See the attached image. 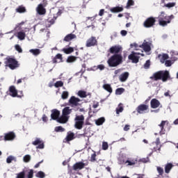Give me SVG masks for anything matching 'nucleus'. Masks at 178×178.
I'll list each match as a JSON object with an SVG mask.
<instances>
[{
    "label": "nucleus",
    "instance_id": "f257e3e1",
    "mask_svg": "<svg viewBox=\"0 0 178 178\" xmlns=\"http://www.w3.org/2000/svg\"><path fill=\"white\" fill-rule=\"evenodd\" d=\"M150 79L151 80H154V81L161 80L163 83H165L170 79V74H169V71L168 70H161L154 73L153 75L150 76Z\"/></svg>",
    "mask_w": 178,
    "mask_h": 178
},
{
    "label": "nucleus",
    "instance_id": "f03ea898",
    "mask_svg": "<svg viewBox=\"0 0 178 178\" xmlns=\"http://www.w3.org/2000/svg\"><path fill=\"white\" fill-rule=\"evenodd\" d=\"M157 19L159 26L166 27V26L171 23L172 19H175V16L173 15L168 16L164 11H161Z\"/></svg>",
    "mask_w": 178,
    "mask_h": 178
},
{
    "label": "nucleus",
    "instance_id": "7ed1b4c3",
    "mask_svg": "<svg viewBox=\"0 0 178 178\" xmlns=\"http://www.w3.org/2000/svg\"><path fill=\"white\" fill-rule=\"evenodd\" d=\"M109 67H117L123 63V56L122 54H113L107 60Z\"/></svg>",
    "mask_w": 178,
    "mask_h": 178
},
{
    "label": "nucleus",
    "instance_id": "20e7f679",
    "mask_svg": "<svg viewBox=\"0 0 178 178\" xmlns=\"http://www.w3.org/2000/svg\"><path fill=\"white\" fill-rule=\"evenodd\" d=\"M6 67H9L10 70H15L17 67H20V63L15 58L7 57L4 62Z\"/></svg>",
    "mask_w": 178,
    "mask_h": 178
},
{
    "label": "nucleus",
    "instance_id": "39448f33",
    "mask_svg": "<svg viewBox=\"0 0 178 178\" xmlns=\"http://www.w3.org/2000/svg\"><path fill=\"white\" fill-rule=\"evenodd\" d=\"M60 15H62V10H58L57 13L56 14L50 12L47 19L49 24H47V27L49 28L51 27V26H52V24H55V20H56V19H58V17L60 16Z\"/></svg>",
    "mask_w": 178,
    "mask_h": 178
},
{
    "label": "nucleus",
    "instance_id": "423d86ee",
    "mask_svg": "<svg viewBox=\"0 0 178 178\" xmlns=\"http://www.w3.org/2000/svg\"><path fill=\"white\" fill-rule=\"evenodd\" d=\"M74 127L78 130H81L83 129V126H84V115H76L74 118Z\"/></svg>",
    "mask_w": 178,
    "mask_h": 178
},
{
    "label": "nucleus",
    "instance_id": "0eeeda50",
    "mask_svg": "<svg viewBox=\"0 0 178 178\" xmlns=\"http://www.w3.org/2000/svg\"><path fill=\"white\" fill-rule=\"evenodd\" d=\"M26 173H28L27 178L34 177V170L26 169L17 174L16 178H26Z\"/></svg>",
    "mask_w": 178,
    "mask_h": 178
},
{
    "label": "nucleus",
    "instance_id": "6e6552de",
    "mask_svg": "<svg viewBox=\"0 0 178 178\" xmlns=\"http://www.w3.org/2000/svg\"><path fill=\"white\" fill-rule=\"evenodd\" d=\"M156 23V17H149L143 22V26H145V29H151L155 26Z\"/></svg>",
    "mask_w": 178,
    "mask_h": 178
},
{
    "label": "nucleus",
    "instance_id": "1a4fd4ad",
    "mask_svg": "<svg viewBox=\"0 0 178 178\" xmlns=\"http://www.w3.org/2000/svg\"><path fill=\"white\" fill-rule=\"evenodd\" d=\"M16 138V134L13 131L4 134V136H0V141H13Z\"/></svg>",
    "mask_w": 178,
    "mask_h": 178
},
{
    "label": "nucleus",
    "instance_id": "9d476101",
    "mask_svg": "<svg viewBox=\"0 0 178 178\" xmlns=\"http://www.w3.org/2000/svg\"><path fill=\"white\" fill-rule=\"evenodd\" d=\"M122 49H123L120 46L115 45L109 49L108 52H110V54H112L113 55H122Z\"/></svg>",
    "mask_w": 178,
    "mask_h": 178
},
{
    "label": "nucleus",
    "instance_id": "9b49d317",
    "mask_svg": "<svg viewBox=\"0 0 178 178\" xmlns=\"http://www.w3.org/2000/svg\"><path fill=\"white\" fill-rule=\"evenodd\" d=\"M95 45H98V40H97V38L95 36H91L87 40L86 43V47H87V48L95 47Z\"/></svg>",
    "mask_w": 178,
    "mask_h": 178
},
{
    "label": "nucleus",
    "instance_id": "f8f14e48",
    "mask_svg": "<svg viewBox=\"0 0 178 178\" xmlns=\"http://www.w3.org/2000/svg\"><path fill=\"white\" fill-rule=\"evenodd\" d=\"M149 109V106L142 104H140L136 108V112H138V113H139L140 115H143L144 113H147Z\"/></svg>",
    "mask_w": 178,
    "mask_h": 178
},
{
    "label": "nucleus",
    "instance_id": "ddd939ff",
    "mask_svg": "<svg viewBox=\"0 0 178 178\" xmlns=\"http://www.w3.org/2000/svg\"><path fill=\"white\" fill-rule=\"evenodd\" d=\"M33 145H38L36 147L37 149H44L45 148V144L44 143V140H41V138H36L34 141L32 142Z\"/></svg>",
    "mask_w": 178,
    "mask_h": 178
},
{
    "label": "nucleus",
    "instance_id": "4468645a",
    "mask_svg": "<svg viewBox=\"0 0 178 178\" xmlns=\"http://www.w3.org/2000/svg\"><path fill=\"white\" fill-rule=\"evenodd\" d=\"M81 100L79 99V97H76L74 96H72L69 99V103L72 105V107L74 106H80L81 104L79 102H81Z\"/></svg>",
    "mask_w": 178,
    "mask_h": 178
},
{
    "label": "nucleus",
    "instance_id": "2eb2a0df",
    "mask_svg": "<svg viewBox=\"0 0 178 178\" xmlns=\"http://www.w3.org/2000/svg\"><path fill=\"white\" fill-rule=\"evenodd\" d=\"M128 59L131 60L132 63H138L140 60V56L136 52L132 51L131 54L128 56Z\"/></svg>",
    "mask_w": 178,
    "mask_h": 178
},
{
    "label": "nucleus",
    "instance_id": "dca6fc26",
    "mask_svg": "<svg viewBox=\"0 0 178 178\" xmlns=\"http://www.w3.org/2000/svg\"><path fill=\"white\" fill-rule=\"evenodd\" d=\"M86 167V163L83 162L79 161L74 163L72 166L73 170H81L82 169H84Z\"/></svg>",
    "mask_w": 178,
    "mask_h": 178
},
{
    "label": "nucleus",
    "instance_id": "f3484780",
    "mask_svg": "<svg viewBox=\"0 0 178 178\" xmlns=\"http://www.w3.org/2000/svg\"><path fill=\"white\" fill-rule=\"evenodd\" d=\"M168 124H169V121L168 120H163L161 121V124H159L161 130H160V135L162 136L163 134H165V131H166V130L165 129V126H168Z\"/></svg>",
    "mask_w": 178,
    "mask_h": 178
},
{
    "label": "nucleus",
    "instance_id": "a211bd4d",
    "mask_svg": "<svg viewBox=\"0 0 178 178\" xmlns=\"http://www.w3.org/2000/svg\"><path fill=\"white\" fill-rule=\"evenodd\" d=\"M36 10L38 15H40V16L44 15L47 13V9L44 8V4L42 3H40L38 6Z\"/></svg>",
    "mask_w": 178,
    "mask_h": 178
},
{
    "label": "nucleus",
    "instance_id": "6ab92c4d",
    "mask_svg": "<svg viewBox=\"0 0 178 178\" xmlns=\"http://www.w3.org/2000/svg\"><path fill=\"white\" fill-rule=\"evenodd\" d=\"M59 116H60V111L57 109L51 110V118L53 120H57L59 119Z\"/></svg>",
    "mask_w": 178,
    "mask_h": 178
},
{
    "label": "nucleus",
    "instance_id": "aec40b11",
    "mask_svg": "<svg viewBox=\"0 0 178 178\" xmlns=\"http://www.w3.org/2000/svg\"><path fill=\"white\" fill-rule=\"evenodd\" d=\"M152 145H154L152 149L154 152H156V151H161L162 145H161V141L159 140V138H157L156 142H154L152 143Z\"/></svg>",
    "mask_w": 178,
    "mask_h": 178
},
{
    "label": "nucleus",
    "instance_id": "412c9836",
    "mask_svg": "<svg viewBox=\"0 0 178 178\" xmlns=\"http://www.w3.org/2000/svg\"><path fill=\"white\" fill-rule=\"evenodd\" d=\"M150 106L152 109H156L161 106V102L157 99H152L150 102Z\"/></svg>",
    "mask_w": 178,
    "mask_h": 178
},
{
    "label": "nucleus",
    "instance_id": "4be33fe9",
    "mask_svg": "<svg viewBox=\"0 0 178 178\" xmlns=\"http://www.w3.org/2000/svg\"><path fill=\"white\" fill-rule=\"evenodd\" d=\"M74 138H76L74 133L69 131L67 132V136L65 137V140L66 143H70V141H72V140H74Z\"/></svg>",
    "mask_w": 178,
    "mask_h": 178
},
{
    "label": "nucleus",
    "instance_id": "5701e85b",
    "mask_svg": "<svg viewBox=\"0 0 178 178\" xmlns=\"http://www.w3.org/2000/svg\"><path fill=\"white\" fill-rule=\"evenodd\" d=\"M53 63H60V62H63V57L62 54H58L52 60Z\"/></svg>",
    "mask_w": 178,
    "mask_h": 178
},
{
    "label": "nucleus",
    "instance_id": "b1692460",
    "mask_svg": "<svg viewBox=\"0 0 178 178\" xmlns=\"http://www.w3.org/2000/svg\"><path fill=\"white\" fill-rule=\"evenodd\" d=\"M69 118H70V117L63 115V114H62L61 117H59L58 119L57 120V122L58 123H62V124L67 123V122L69 120Z\"/></svg>",
    "mask_w": 178,
    "mask_h": 178
},
{
    "label": "nucleus",
    "instance_id": "393cba45",
    "mask_svg": "<svg viewBox=\"0 0 178 178\" xmlns=\"http://www.w3.org/2000/svg\"><path fill=\"white\" fill-rule=\"evenodd\" d=\"M10 91V95L15 98V97H17V90H16V88L14 86H12L9 88Z\"/></svg>",
    "mask_w": 178,
    "mask_h": 178
},
{
    "label": "nucleus",
    "instance_id": "a878e982",
    "mask_svg": "<svg viewBox=\"0 0 178 178\" xmlns=\"http://www.w3.org/2000/svg\"><path fill=\"white\" fill-rule=\"evenodd\" d=\"M74 38H77V36H76L75 34L70 33L64 38L63 41L69 42V41H72V40H74Z\"/></svg>",
    "mask_w": 178,
    "mask_h": 178
},
{
    "label": "nucleus",
    "instance_id": "bb28decb",
    "mask_svg": "<svg viewBox=\"0 0 178 178\" xmlns=\"http://www.w3.org/2000/svg\"><path fill=\"white\" fill-rule=\"evenodd\" d=\"M124 10V8H123V6H116V7H113V8H111L110 9V11L112 13H119L120 12H123Z\"/></svg>",
    "mask_w": 178,
    "mask_h": 178
},
{
    "label": "nucleus",
    "instance_id": "cd10ccee",
    "mask_svg": "<svg viewBox=\"0 0 178 178\" xmlns=\"http://www.w3.org/2000/svg\"><path fill=\"white\" fill-rule=\"evenodd\" d=\"M139 47L143 48L145 52H149V51H151V46L148 44V42H143Z\"/></svg>",
    "mask_w": 178,
    "mask_h": 178
},
{
    "label": "nucleus",
    "instance_id": "c85d7f7f",
    "mask_svg": "<svg viewBox=\"0 0 178 178\" xmlns=\"http://www.w3.org/2000/svg\"><path fill=\"white\" fill-rule=\"evenodd\" d=\"M129 74L127 72L122 73L120 76V81H122V83H124V81H126V80H127V79H129Z\"/></svg>",
    "mask_w": 178,
    "mask_h": 178
},
{
    "label": "nucleus",
    "instance_id": "c756f323",
    "mask_svg": "<svg viewBox=\"0 0 178 178\" xmlns=\"http://www.w3.org/2000/svg\"><path fill=\"white\" fill-rule=\"evenodd\" d=\"M72 108H70V107H69V106L65 107L63 109L62 115L64 116H69V115H70V113H72Z\"/></svg>",
    "mask_w": 178,
    "mask_h": 178
},
{
    "label": "nucleus",
    "instance_id": "7c9ffc66",
    "mask_svg": "<svg viewBox=\"0 0 178 178\" xmlns=\"http://www.w3.org/2000/svg\"><path fill=\"white\" fill-rule=\"evenodd\" d=\"M173 164L172 163H168L165 165V173H170V170H172V169H173Z\"/></svg>",
    "mask_w": 178,
    "mask_h": 178
},
{
    "label": "nucleus",
    "instance_id": "2f4dec72",
    "mask_svg": "<svg viewBox=\"0 0 178 178\" xmlns=\"http://www.w3.org/2000/svg\"><path fill=\"white\" fill-rule=\"evenodd\" d=\"M17 13H26L27 12V10L26 9V7L24 6H19L18 8L15 9Z\"/></svg>",
    "mask_w": 178,
    "mask_h": 178
},
{
    "label": "nucleus",
    "instance_id": "473e14b6",
    "mask_svg": "<svg viewBox=\"0 0 178 178\" xmlns=\"http://www.w3.org/2000/svg\"><path fill=\"white\" fill-rule=\"evenodd\" d=\"M62 51L64 54L69 55L70 54L74 52V49L73 47L63 48Z\"/></svg>",
    "mask_w": 178,
    "mask_h": 178
},
{
    "label": "nucleus",
    "instance_id": "72a5a7b5",
    "mask_svg": "<svg viewBox=\"0 0 178 178\" xmlns=\"http://www.w3.org/2000/svg\"><path fill=\"white\" fill-rule=\"evenodd\" d=\"M77 60V57L74 56H69L67 58V63H73V62H76Z\"/></svg>",
    "mask_w": 178,
    "mask_h": 178
},
{
    "label": "nucleus",
    "instance_id": "f704fd0d",
    "mask_svg": "<svg viewBox=\"0 0 178 178\" xmlns=\"http://www.w3.org/2000/svg\"><path fill=\"white\" fill-rule=\"evenodd\" d=\"M29 52L33 54L35 56H38V55L41 54V50H40V49H31L29 50Z\"/></svg>",
    "mask_w": 178,
    "mask_h": 178
},
{
    "label": "nucleus",
    "instance_id": "c9c22d12",
    "mask_svg": "<svg viewBox=\"0 0 178 178\" xmlns=\"http://www.w3.org/2000/svg\"><path fill=\"white\" fill-rule=\"evenodd\" d=\"M95 123L97 126H102V124H104V123H105V118L102 117L96 120Z\"/></svg>",
    "mask_w": 178,
    "mask_h": 178
},
{
    "label": "nucleus",
    "instance_id": "e433bc0d",
    "mask_svg": "<svg viewBox=\"0 0 178 178\" xmlns=\"http://www.w3.org/2000/svg\"><path fill=\"white\" fill-rule=\"evenodd\" d=\"M17 38H19V40H20L21 41L24 40V38H26V33L23 32V31H19L17 33Z\"/></svg>",
    "mask_w": 178,
    "mask_h": 178
},
{
    "label": "nucleus",
    "instance_id": "4c0bfd02",
    "mask_svg": "<svg viewBox=\"0 0 178 178\" xmlns=\"http://www.w3.org/2000/svg\"><path fill=\"white\" fill-rule=\"evenodd\" d=\"M78 97H80V98H87V92L84 90H79L77 93Z\"/></svg>",
    "mask_w": 178,
    "mask_h": 178
},
{
    "label": "nucleus",
    "instance_id": "58836bf2",
    "mask_svg": "<svg viewBox=\"0 0 178 178\" xmlns=\"http://www.w3.org/2000/svg\"><path fill=\"white\" fill-rule=\"evenodd\" d=\"M123 104L122 103H120L118 108H116V114L119 115L120 113H122V112H123Z\"/></svg>",
    "mask_w": 178,
    "mask_h": 178
},
{
    "label": "nucleus",
    "instance_id": "ea45409f",
    "mask_svg": "<svg viewBox=\"0 0 178 178\" xmlns=\"http://www.w3.org/2000/svg\"><path fill=\"white\" fill-rule=\"evenodd\" d=\"M103 88L106 90V91H108V92L111 93L112 92V87H111V85L106 83L103 85Z\"/></svg>",
    "mask_w": 178,
    "mask_h": 178
},
{
    "label": "nucleus",
    "instance_id": "a19ab883",
    "mask_svg": "<svg viewBox=\"0 0 178 178\" xmlns=\"http://www.w3.org/2000/svg\"><path fill=\"white\" fill-rule=\"evenodd\" d=\"M23 161L25 163H29L31 161V156L30 154H26L23 157Z\"/></svg>",
    "mask_w": 178,
    "mask_h": 178
},
{
    "label": "nucleus",
    "instance_id": "79ce46f5",
    "mask_svg": "<svg viewBox=\"0 0 178 178\" xmlns=\"http://www.w3.org/2000/svg\"><path fill=\"white\" fill-rule=\"evenodd\" d=\"M35 177H38V178H44L45 177V172H44L42 171H38L35 174Z\"/></svg>",
    "mask_w": 178,
    "mask_h": 178
},
{
    "label": "nucleus",
    "instance_id": "37998d69",
    "mask_svg": "<svg viewBox=\"0 0 178 178\" xmlns=\"http://www.w3.org/2000/svg\"><path fill=\"white\" fill-rule=\"evenodd\" d=\"M124 92V88H118L115 90V94L117 95H122Z\"/></svg>",
    "mask_w": 178,
    "mask_h": 178
},
{
    "label": "nucleus",
    "instance_id": "c03bdc74",
    "mask_svg": "<svg viewBox=\"0 0 178 178\" xmlns=\"http://www.w3.org/2000/svg\"><path fill=\"white\" fill-rule=\"evenodd\" d=\"M137 163L136 160H127L125 161L124 163H128L127 166H133L134 165H135Z\"/></svg>",
    "mask_w": 178,
    "mask_h": 178
},
{
    "label": "nucleus",
    "instance_id": "a18cd8bd",
    "mask_svg": "<svg viewBox=\"0 0 178 178\" xmlns=\"http://www.w3.org/2000/svg\"><path fill=\"white\" fill-rule=\"evenodd\" d=\"M130 6H134V0H128L127 3L126 8L127 9H129Z\"/></svg>",
    "mask_w": 178,
    "mask_h": 178
},
{
    "label": "nucleus",
    "instance_id": "49530a36",
    "mask_svg": "<svg viewBox=\"0 0 178 178\" xmlns=\"http://www.w3.org/2000/svg\"><path fill=\"white\" fill-rule=\"evenodd\" d=\"M54 86L56 88H59V87H63V82L62 81H58L55 83Z\"/></svg>",
    "mask_w": 178,
    "mask_h": 178
},
{
    "label": "nucleus",
    "instance_id": "de8ad7c7",
    "mask_svg": "<svg viewBox=\"0 0 178 178\" xmlns=\"http://www.w3.org/2000/svg\"><path fill=\"white\" fill-rule=\"evenodd\" d=\"M54 130L56 133H59V132L62 133L65 131V129L63 127H62V126L56 127Z\"/></svg>",
    "mask_w": 178,
    "mask_h": 178
},
{
    "label": "nucleus",
    "instance_id": "09e8293b",
    "mask_svg": "<svg viewBox=\"0 0 178 178\" xmlns=\"http://www.w3.org/2000/svg\"><path fill=\"white\" fill-rule=\"evenodd\" d=\"M69 97V92L67 91H63L61 95L63 99H67Z\"/></svg>",
    "mask_w": 178,
    "mask_h": 178
},
{
    "label": "nucleus",
    "instance_id": "8fccbe9b",
    "mask_svg": "<svg viewBox=\"0 0 178 178\" xmlns=\"http://www.w3.org/2000/svg\"><path fill=\"white\" fill-rule=\"evenodd\" d=\"M12 161H16V158L13 156H9L6 159L7 163H12Z\"/></svg>",
    "mask_w": 178,
    "mask_h": 178
},
{
    "label": "nucleus",
    "instance_id": "3c124183",
    "mask_svg": "<svg viewBox=\"0 0 178 178\" xmlns=\"http://www.w3.org/2000/svg\"><path fill=\"white\" fill-rule=\"evenodd\" d=\"M150 66H151V61L149 60H147L144 64L143 67L144 69H149Z\"/></svg>",
    "mask_w": 178,
    "mask_h": 178
},
{
    "label": "nucleus",
    "instance_id": "603ef678",
    "mask_svg": "<svg viewBox=\"0 0 178 178\" xmlns=\"http://www.w3.org/2000/svg\"><path fill=\"white\" fill-rule=\"evenodd\" d=\"M108 148H109V145H108V143L106 142H103L102 143V149L104 151H106V149H108Z\"/></svg>",
    "mask_w": 178,
    "mask_h": 178
},
{
    "label": "nucleus",
    "instance_id": "864d4df0",
    "mask_svg": "<svg viewBox=\"0 0 178 178\" xmlns=\"http://www.w3.org/2000/svg\"><path fill=\"white\" fill-rule=\"evenodd\" d=\"M167 59H169V55L164 54L162 56V58L161 60V62H162V63H163V62H165V60H167Z\"/></svg>",
    "mask_w": 178,
    "mask_h": 178
},
{
    "label": "nucleus",
    "instance_id": "5fc2aeb1",
    "mask_svg": "<svg viewBox=\"0 0 178 178\" xmlns=\"http://www.w3.org/2000/svg\"><path fill=\"white\" fill-rule=\"evenodd\" d=\"M15 48L16 51H17V52H19V54H22V52H23V49L19 44H16L15 46Z\"/></svg>",
    "mask_w": 178,
    "mask_h": 178
},
{
    "label": "nucleus",
    "instance_id": "6e6d98bb",
    "mask_svg": "<svg viewBox=\"0 0 178 178\" xmlns=\"http://www.w3.org/2000/svg\"><path fill=\"white\" fill-rule=\"evenodd\" d=\"M165 8H174V6H176V3H168L167 4H165Z\"/></svg>",
    "mask_w": 178,
    "mask_h": 178
},
{
    "label": "nucleus",
    "instance_id": "4d7b16f0",
    "mask_svg": "<svg viewBox=\"0 0 178 178\" xmlns=\"http://www.w3.org/2000/svg\"><path fill=\"white\" fill-rule=\"evenodd\" d=\"M157 172L160 176H162L163 175V168L161 167H157Z\"/></svg>",
    "mask_w": 178,
    "mask_h": 178
},
{
    "label": "nucleus",
    "instance_id": "13d9d810",
    "mask_svg": "<svg viewBox=\"0 0 178 178\" xmlns=\"http://www.w3.org/2000/svg\"><path fill=\"white\" fill-rule=\"evenodd\" d=\"M95 158H97V154L94 153L91 155L90 162H95V161H97Z\"/></svg>",
    "mask_w": 178,
    "mask_h": 178
},
{
    "label": "nucleus",
    "instance_id": "bf43d9fd",
    "mask_svg": "<svg viewBox=\"0 0 178 178\" xmlns=\"http://www.w3.org/2000/svg\"><path fill=\"white\" fill-rule=\"evenodd\" d=\"M165 66H167V67L172 66V61L170 60H165Z\"/></svg>",
    "mask_w": 178,
    "mask_h": 178
},
{
    "label": "nucleus",
    "instance_id": "052dcab7",
    "mask_svg": "<svg viewBox=\"0 0 178 178\" xmlns=\"http://www.w3.org/2000/svg\"><path fill=\"white\" fill-rule=\"evenodd\" d=\"M99 106V102H94V104L92 105V108L94 109H97V107Z\"/></svg>",
    "mask_w": 178,
    "mask_h": 178
},
{
    "label": "nucleus",
    "instance_id": "680f3d73",
    "mask_svg": "<svg viewBox=\"0 0 178 178\" xmlns=\"http://www.w3.org/2000/svg\"><path fill=\"white\" fill-rule=\"evenodd\" d=\"M44 162V160H42L41 161L38 162L34 165V168L37 169L38 168H40V165Z\"/></svg>",
    "mask_w": 178,
    "mask_h": 178
},
{
    "label": "nucleus",
    "instance_id": "e2e57ef3",
    "mask_svg": "<svg viewBox=\"0 0 178 178\" xmlns=\"http://www.w3.org/2000/svg\"><path fill=\"white\" fill-rule=\"evenodd\" d=\"M120 34H121V35H122V37H124V36L127 35V31L125 30H122L120 31Z\"/></svg>",
    "mask_w": 178,
    "mask_h": 178
},
{
    "label": "nucleus",
    "instance_id": "0e129e2a",
    "mask_svg": "<svg viewBox=\"0 0 178 178\" xmlns=\"http://www.w3.org/2000/svg\"><path fill=\"white\" fill-rule=\"evenodd\" d=\"M130 130V125L126 124L124 127V131H129Z\"/></svg>",
    "mask_w": 178,
    "mask_h": 178
},
{
    "label": "nucleus",
    "instance_id": "69168bd1",
    "mask_svg": "<svg viewBox=\"0 0 178 178\" xmlns=\"http://www.w3.org/2000/svg\"><path fill=\"white\" fill-rule=\"evenodd\" d=\"M97 69H99V70H104V69H105V66L104 65H97Z\"/></svg>",
    "mask_w": 178,
    "mask_h": 178
},
{
    "label": "nucleus",
    "instance_id": "338daca9",
    "mask_svg": "<svg viewBox=\"0 0 178 178\" xmlns=\"http://www.w3.org/2000/svg\"><path fill=\"white\" fill-rule=\"evenodd\" d=\"M104 12H105V10L104 9L100 10L99 13V16H104Z\"/></svg>",
    "mask_w": 178,
    "mask_h": 178
},
{
    "label": "nucleus",
    "instance_id": "774afa93",
    "mask_svg": "<svg viewBox=\"0 0 178 178\" xmlns=\"http://www.w3.org/2000/svg\"><path fill=\"white\" fill-rule=\"evenodd\" d=\"M133 47H134V48H138V44L137 43H133L131 44V47L133 48Z\"/></svg>",
    "mask_w": 178,
    "mask_h": 178
}]
</instances>
